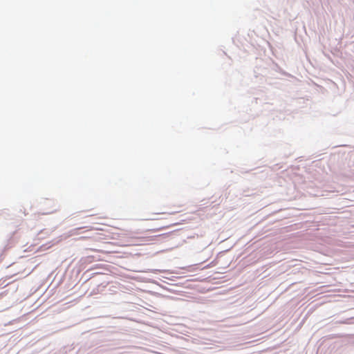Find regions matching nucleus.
<instances>
[{
    "label": "nucleus",
    "instance_id": "f257e3e1",
    "mask_svg": "<svg viewBox=\"0 0 354 354\" xmlns=\"http://www.w3.org/2000/svg\"><path fill=\"white\" fill-rule=\"evenodd\" d=\"M174 225H175V223L164 224V225H160L159 227H157L149 230V231L153 232H158V231H160L161 230L167 229V228H168V227H169L171 226H173Z\"/></svg>",
    "mask_w": 354,
    "mask_h": 354
},
{
    "label": "nucleus",
    "instance_id": "f03ea898",
    "mask_svg": "<svg viewBox=\"0 0 354 354\" xmlns=\"http://www.w3.org/2000/svg\"><path fill=\"white\" fill-rule=\"evenodd\" d=\"M158 218H150L149 220H157Z\"/></svg>",
    "mask_w": 354,
    "mask_h": 354
}]
</instances>
